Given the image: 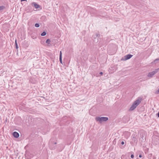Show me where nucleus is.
Here are the masks:
<instances>
[{"mask_svg": "<svg viewBox=\"0 0 159 159\" xmlns=\"http://www.w3.org/2000/svg\"><path fill=\"white\" fill-rule=\"evenodd\" d=\"M142 99V98L136 100L131 105V107L129 109V111H132L134 110L136 107L140 103Z\"/></svg>", "mask_w": 159, "mask_h": 159, "instance_id": "obj_1", "label": "nucleus"}, {"mask_svg": "<svg viewBox=\"0 0 159 159\" xmlns=\"http://www.w3.org/2000/svg\"><path fill=\"white\" fill-rule=\"evenodd\" d=\"M96 120L97 121H99L100 122L103 121H106L108 120V118L106 117H96Z\"/></svg>", "mask_w": 159, "mask_h": 159, "instance_id": "obj_2", "label": "nucleus"}, {"mask_svg": "<svg viewBox=\"0 0 159 159\" xmlns=\"http://www.w3.org/2000/svg\"><path fill=\"white\" fill-rule=\"evenodd\" d=\"M159 70V68L156 69L154 71H153L151 72L148 73V77L151 78L153 75H155L157 73V72L158 70Z\"/></svg>", "mask_w": 159, "mask_h": 159, "instance_id": "obj_3", "label": "nucleus"}, {"mask_svg": "<svg viewBox=\"0 0 159 159\" xmlns=\"http://www.w3.org/2000/svg\"><path fill=\"white\" fill-rule=\"evenodd\" d=\"M133 56V55L131 54H128L124 56L123 57L121 58V60L122 61H125L129 59Z\"/></svg>", "mask_w": 159, "mask_h": 159, "instance_id": "obj_4", "label": "nucleus"}, {"mask_svg": "<svg viewBox=\"0 0 159 159\" xmlns=\"http://www.w3.org/2000/svg\"><path fill=\"white\" fill-rule=\"evenodd\" d=\"M153 142L155 144L157 145L159 143V138L158 137H154L152 138Z\"/></svg>", "mask_w": 159, "mask_h": 159, "instance_id": "obj_5", "label": "nucleus"}, {"mask_svg": "<svg viewBox=\"0 0 159 159\" xmlns=\"http://www.w3.org/2000/svg\"><path fill=\"white\" fill-rule=\"evenodd\" d=\"M57 144L56 142L54 143L53 144H52V143L50 142L49 143V146L50 148L51 149H54L55 148L56 146L55 145Z\"/></svg>", "mask_w": 159, "mask_h": 159, "instance_id": "obj_6", "label": "nucleus"}, {"mask_svg": "<svg viewBox=\"0 0 159 159\" xmlns=\"http://www.w3.org/2000/svg\"><path fill=\"white\" fill-rule=\"evenodd\" d=\"M13 135L15 138H18L19 136V134L16 131L13 132Z\"/></svg>", "mask_w": 159, "mask_h": 159, "instance_id": "obj_7", "label": "nucleus"}, {"mask_svg": "<svg viewBox=\"0 0 159 159\" xmlns=\"http://www.w3.org/2000/svg\"><path fill=\"white\" fill-rule=\"evenodd\" d=\"M31 4L32 5H33L34 7L36 9L40 7V6L39 5L37 4L36 3L34 2H32Z\"/></svg>", "mask_w": 159, "mask_h": 159, "instance_id": "obj_8", "label": "nucleus"}, {"mask_svg": "<svg viewBox=\"0 0 159 159\" xmlns=\"http://www.w3.org/2000/svg\"><path fill=\"white\" fill-rule=\"evenodd\" d=\"M90 12L91 13H93V14L95 15L97 13V11L95 9L92 8L90 10Z\"/></svg>", "mask_w": 159, "mask_h": 159, "instance_id": "obj_9", "label": "nucleus"}, {"mask_svg": "<svg viewBox=\"0 0 159 159\" xmlns=\"http://www.w3.org/2000/svg\"><path fill=\"white\" fill-rule=\"evenodd\" d=\"M99 36L100 34L98 33H96L93 35V37L95 39L97 37H98Z\"/></svg>", "mask_w": 159, "mask_h": 159, "instance_id": "obj_10", "label": "nucleus"}, {"mask_svg": "<svg viewBox=\"0 0 159 159\" xmlns=\"http://www.w3.org/2000/svg\"><path fill=\"white\" fill-rule=\"evenodd\" d=\"M59 61L60 62L62 63V52L61 51H60V55H59Z\"/></svg>", "mask_w": 159, "mask_h": 159, "instance_id": "obj_11", "label": "nucleus"}, {"mask_svg": "<svg viewBox=\"0 0 159 159\" xmlns=\"http://www.w3.org/2000/svg\"><path fill=\"white\" fill-rule=\"evenodd\" d=\"M140 137L143 140L145 139V134H140Z\"/></svg>", "mask_w": 159, "mask_h": 159, "instance_id": "obj_12", "label": "nucleus"}, {"mask_svg": "<svg viewBox=\"0 0 159 159\" xmlns=\"http://www.w3.org/2000/svg\"><path fill=\"white\" fill-rule=\"evenodd\" d=\"M46 34V33L45 31H43L41 34V35L42 36H45Z\"/></svg>", "mask_w": 159, "mask_h": 159, "instance_id": "obj_13", "label": "nucleus"}, {"mask_svg": "<svg viewBox=\"0 0 159 159\" xmlns=\"http://www.w3.org/2000/svg\"><path fill=\"white\" fill-rule=\"evenodd\" d=\"M15 46H16V49H17L18 48V46L17 43L16 42V40L15 41Z\"/></svg>", "mask_w": 159, "mask_h": 159, "instance_id": "obj_14", "label": "nucleus"}, {"mask_svg": "<svg viewBox=\"0 0 159 159\" xmlns=\"http://www.w3.org/2000/svg\"><path fill=\"white\" fill-rule=\"evenodd\" d=\"M5 8V7L3 6H0V11L3 10Z\"/></svg>", "mask_w": 159, "mask_h": 159, "instance_id": "obj_15", "label": "nucleus"}, {"mask_svg": "<svg viewBox=\"0 0 159 159\" xmlns=\"http://www.w3.org/2000/svg\"><path fill=\"white\" fill-rule=\"evenodd\" d=\"M50 42H51L50 40L49 39H48L47 40L46 42V43L49 44L50 43Z\"/></svg>", "mask_w": 159, "mask_h": 159, "instance_id": "obj_16", "label": "nucleus"}, {"mask_svg": "<svg viewBox=\"0 0 159 159\" xmlns=\"http://www.w3.org/2000/svg\"><path fill=\"white\" fill-rule=\"evenodd\" d=\"M40 26L39 24V23H36L35 24V26L36 27H39Z\"/></svg>", "mask_w": 159, "mask_h": 159, "instance_id": "obj_17", "label": "nucleus"}, {"mask_svg": "<svg viewBox=\"0 0 159 159\" xmlns=\"http://www.w3.org/2000/svg\"><path fill=\"white\" fill-rule=\"evenodd\" d=\"M159 61V58H157L155 60H154V61L156 63L157 62V61Z\"/></svg>", "mask_w": 159, "mask_h": 159, "instance_id": "obj_18", "label": "nucleus"}, {"mask_svg": "<svg viewBox=\"0 0 159 159\" xmlns=\"http://www.w3.org/2000/svg\"><path fill=\"white\" fill-rule=\"evenodd\" d=\"M159 93V88L158 90L155 92V93L156 94H158Z\"/></svg>", "mask_w": 159, "mask_h": 159, "instance_id": "obj_19", "label": "nucleus"}, {"mask_svg": "<svg viewBox=\"0 0 159 159\" xmlns=\"http://www.w3.org/2000/svg\"><path fill=\"white\" fill-rule=\"evenodd\" d=\"M130 157L131 158H134V156L133 154H132L131 155Z\"/></svg>", "mask_w": 159, "mask_h": 159, "instance_id": "obj_20", "label": "nucleus"}, {"mask_svg": "<svg viewBox=\"0 0 159 159\" xmlns=\"http://www.w3.org/2000/svg\"><path fill=\"white\" fill-rule=\"evenodd\" d=\"M121 144L122 145H124V141H122L121 142Z\"/></svg>", "mask_w": 159, "mask_h": 159, "instance_id": "obj_21", "label": "nucleus"}, {"mask_svg": "<svg viewBox=\"0 0 159 159\" xmlns=\"http://www.w3.org/2000/svg\"><path fill=\"white\" fill-rule=\"evenodd\" d=\"M103 74V73L102 72H101L99 73V74L101 75H102Z\"/></svg>", "mask_w": 159, "mask_h": 159, "instance_id": "obj_22", "label": "nucleus"}, {"mask_svg": "<svg viewBox=\"0 0 159 159\" xmlns=\"http://www.w3.org/2000/svg\"><path fill=\"white\" fill-rule=\"evenodd\" d=\"M139 157H140V158H141V157H142V155H141V154H140V155H139Z\"/></svg>", "mask_w": 159, "mask_h": 159, "instance_id": "obj_23", "label": "nucleus"}, {"mask_svg": "<svg viewBox=\"0 0 159 159\" xmlns=\"http://www.w3.org/2000/svg\"><path fill=\"white\" fill-rule=\"evenodd\" d=\"M158 117L159 118V112L157 114Z\"/></svg>", "mask_w": 159, "mask_h": 159, "instance_id": "obj_24", "label": "nucleus"}, {"mask_svg": "<svg viewBox=\"0 0 159 159\" xmlns=\"http://www.w3.org/2000/svg\"><path fill=\"white\" fill-rule=\"evenodd\" d=\"M20 1L21 2H23V1H26L27 0H21Z\"/></svg>", "mask_w": 159, "mask_h": 159, "instance_id": "obj_25", "label": "nucleus"}, {"mask_svg": "<svg viewBox=\"0 0 159 159\" xmlns=\"http://www.w3.org/2000/svg\"><path fill=\"white\" fill-rule=\"evenodd\" d=\"M123 156V155H122V156H121V159H123L122 158V157Z\"/></svg>", "mask_w": 159, "mask_h": 159, "instance_id": "obj_26", "label": "nucleus"}]
</instances>
